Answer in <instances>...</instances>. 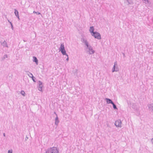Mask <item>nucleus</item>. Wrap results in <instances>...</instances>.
Wrapping results in <instances>:
<instances>
[{"label": "nucleus", "mask_w": 153, "mask_h": 153, "mask_svg": "<svg viewBox=\"0 0 153 153\" xmlns=\"http://www.w3.org/2000/svg\"><path fill=\"white\" fill-rule=\"evenodd\" d=\"M26 73H27V74L30 78H31L33 81L36 82L35 79L36 78L33 76V75L32 73L29 72V71H26Z\"/></svg>", "instance_id": "5"}, {"label": "nucleus", "mask_w": 153, "mask_h": 153, "mask_svg": "<svg viewBox=\"0 0 153 153\" xmlns=\"http://www.w3.org/2000/svg\"><path fill=\"white\" fill-rule=\"evenodd\" d=\"M152 110H153V109H152Z\"/></svg>", "instance_id": "29"}, {"label": "nucleus", "mask_w": 153, "mask_h": 153, "mask_svg": "<svg viewBox=\"0 0 153 153\" xmlns=\"http://www.w3.org/2000/svg\"><path fill=\"white\" fill-rule=\"evenodd\" d=\"M8 153H12V150H8Z\"/></svg>", "instance_id": "19"}, {"label": "nucleus", "mask_w": 153, "mask_h": 153, "mask_svg": "<svg viewBox=\"0 0 153 153\" xmlns=\"http://www.w3.org/2000/svg\"><path fill=\"white\" fill-rule=\"evenodd\" d=\"M1 45L4 47H8V46L7 42L5 41H4L2 43H1Z\"/></svg>", "instance_id": "12"}, {"label": "nucleus", "mask_w": 153, "mask_h": 153, "mask_svg": "<svg viewBox=\"0 0 153 153\" xmlns=\"http://www.w3.org/2000/svg\"><path fill=\"white\" fill-rule=\"evenodd\" d=\"M54 113L56 114V116H57V114H56V112H54Z\"/></svg>", "instance_id": "24"}, {"label": "nucleus", "mask_w": 153, "mask_h": 153, "mask_svg": "<svg viewBox=\"0 0 153 153\" xmlns=\"http://www.w3.org/2000/svg\"><path fill=\"white\" fill-rule=\"evenodd\" d=\"M112 104L113 105V108L114 109H115V103L114 102Z\"/></svg>", "instance_id": "20"}, {"label": "nucleus", "mask_w": 153, "mask_h": 153, "mask_svg": "<svg viewBox=\"0 0 153 153\" xmlns=\"http://www.w3.org/2000/svg\"><path fill=\"white\" fill-rule=\"evenodd\" d=\"M58 151L56 147H51L46 150L45 153H58Z\"/></svg>", "instance_id": "2"}, {"label": "nucleus", "mask_w": 153, "mask_h": 153, "mask_svg": "<svg viewBox=\"0 0 153 153\" xmlns=\"http://www.w3.org/2000/svg\"><path fill=\"white\" fill-rule=\"evenodd\" d=\"M15 15L19 18V16L18 11L16 10H15Z\"/></svg>", "instance_id": "14"}, {"label": "nucleus", "mask_w": 153, "mask_h": 153, "mask_svg": "<svg viewBox=\"0 0 153 153\" xmlns=\"http://www.w3.org/2000/svg\"><path fill=\"white\" fill-rule=\"evenodd\" d=\"M81 42L84 43V44L86 46L85 50H87V48H88L91 46L89 44V43L86 39H81Z\"/></svg>", "instance_id": "3"}, {"label": "nucleus", "mask_w": 153, "mask_h": 153, "mask_svg": "<svg viewBox=\"0 0 153 153\" xmlns=\"http://www.w3.org/2000/svg\"><path fill=\"white\" fill-rule=\"evenodd\" d=\"M59 122V118L57 117V116L55 118V125L56 126H57Z\"/></svg>", "instance_id": "10"}, {"label": "nucleus", "mask_w": 153, "mask_h": 153, "mask_svg": "<svg viewBox=\"0 0 153 153\" xmlns=\"http://www.w3.org/2000/svg\"><path fill=\"white\" fill-rule=\"evenodd\" d=\"M115 71V63L114 64V65L113 66V68H112V72H114Z\"/></svg>", "instance_id": "18"}, {"label": "nucleus", "mask_w": 153, "mask_h": 153, "mask_svg": "<svg viewBox=\"0 0 153 153\" xmlns=\"http://www.w3.org/2000/svg\"><path fill=\"white\" fill-rule=\"evenodd\" d=\"M123 55H124V56H125V54H124V53H123Z\"/></svg>", "instance_id": "28"}, {"label": "nucleus", "mask_w": 153, "mask_h": 153, "mask_svg": "<svg viewBox=\"0 0 153 153\" xmlns=\"http://www.w3.org/2000/svg\"><path fill=\"white\" fill-rule=\"evenodd\" d=\"M28 139V137H26V139Z\"/></svg>", "instance_id": "25"}, {"label": "nucleus", "mask_w": 153, "mask_h": 153, "mask_svg": "<svg viewBox=\"0 0 153 153\" xmlns=\"http://www.w3.org/2000/svg\"><path fill=\"white\" fill-rule=\"evenodd\" d=\"M121 124L122 122L120 120L115 121V126L116 127L121 128L122 127Z\"/></svg>", "instance_id": "6"}, {"label": "nucleus", "mask_w": 153, "mask_h": 153, "mask_svg": "<svg viewBox=\"0 0 153 153\" xmlns=\"http://www.w3.org/2000/svg\"><path fill=\"white\" fill-rule=\"evenodd\" d=\"M116 62H115V71H119V69L117 66Z\"/></svg>", "instance_id": "16"}, {"label": "nucleus", "mask_w": 153, "mask_h": 153, "mask_svg": "<svg viewBox=\"0 0 153 153\" xmlns=\"http://www.w3.org/2000/svg\"><path fill=\"white\" fill-rule=\"evenodd\" d=\"M115 109H117V108L116 105H115Z\"/></svg>", "instance_id": "23"}, {"label": "nucleus", "mask_w": 153, "mask_h": 153, "mask_svg": "<svg viewBox=\"0 0 153 153\" xmlns=\"http://www.w3.org/2000/svg\"><path fill=\"white\" fill-rule=\"evenodd\" d=\"M42 82L40 81H39L38 84L39 86L38 87V89L40 91H42Z\"/></svg>", "instance_id": "8"}, {"label": "nucleus", "mask_w": 153, "mask_h": 153, "mask_svg": "<svg viewBox=\"0 0 153 153\" xmlns=\"http://www.w3.org/2000/svg\"><path fill=\"white\" fill-rule=\"evenodd\" d=\"M151 141L152 144H153V138L151 139Z\"/></svg>", "instance_id": "21"}, {"label": "nucleus", "mask_w": 153, "mask_h": 153, "mask_svg": "<svg viewBox=\"0 0 153 153\" xmlns=\"http://www.w3.org/2000/svg\"><path fill=\"white\" fill-rule=\"evenodd\" d=\"M21 93L22 95L23 96H25V91H21Z\"/></svg>", "instance_id": "17"}, {"label": "nucleus", "mask_w": 153, "mask_h": 153, "mask_svg": "<svg viewBox=\"0 0 153 153\" xmlns=\"http://www.w3.org/2000/svg\"><path fill=\"white\" fill-rule=\"evenodd\" d=\"M86 52L89 54H92L94 53L95 51L93 50L92 47L90 46L88 48H87V50H86Z\"/></svg>", "instance_id": "4"}, {"label": "nucleus", "mask_w": 153, "mask_h": 153, "mask_svg": "<svg viewBox=\"0 0 153 153\" xmlns=\"http://www.w3.org/2000/svg\"><path fill=\"white\" fill-rule=\"evenodd\" d=\"M3 136L5 137V133H4L3 134Z\"/></svg>", "instance_id": "22"}, {"label": "nucleus", "mask_w": 153, "mask_h": 153, "mask_svg": "<svg viewBox=\"0 0 153 153\" xmlns=\"http://www.w3.org/2000/svg\"><path fill=\"white\" fill-rule=\"evenodd\" d=\"M24 40V41H25H25H26V40Z\"/></svg>", "instance_id": "27"}, {"label": "nucleus", "mask_w": 153, "mask_h": 153, "mask_svg": "<svg viewBox=\"0 0 153 153\" xmlns=\"http://www.w3.org/2000/svg\"><path fill=\"white\" fill-rule=\"evenodd\" d=\"M105 100H106L107 103L108 104H112L114 103V102L112 101V100L106 98Z\"/></svg>", "instance_id": "9"}, {"label": "nucleus", "mask_w": 153, "mask_h": 153, "mask_svg": "<svg viewBox=\"0 0 153 153\" xmlns=\"http://www.w3.org/2000/svg\"><path fill=\"white\" fill-rule=\"evenodd\" d=\"M92 35L94 36L95 38H100L101 36L100 34L97 32H95L93 33Z\"/></svg>", "instance_id": "7"}, {"label": "nucleus", "mask_w": 153, "mask_h": 153, "mask_svg": "<svg viewBox=\"0 0 153 153\" xmlns=\"http://www.w3.org/2000/svg\"><path fill=\"white\" fill-rule=\"evenodd\" d=\"M8 58V55L7 54H6L4 55L3 57L2 58L3 60H4L5 58Z\"/></svg>", "instance_id": "15"}, {"label": "nucleus", "mask_w": 153, "mask_h": 153, "mask_svg": "<svg viewBox=\"0 0 153 153\" xmlns=\"http://www.w3.org/2000/svg\"><path fill=\"white\" fill-rule=\"evenodd\" d=\"M33 61L35 62L37 65H38V60L36 57L35 56H33Z\"/></svg>", "instance_id": "11"}, {"label": "nucleus", "mask_w": 153, "mask_h": 153, "mask_svg": "<svg viewBox=\"0 0 153 153\" xmlns=\"http://www.w3.org/2000/svg\"><path fill=\"white\" fill-rule=\"evenodd\" d=\"M28 139V137H26V139Z\"/></svg>", "instance_id": "26"}, {"label": "nucleus", "mask_w": 153, "mask_h": 153, "mask_svg": "<svg viewBox=\"0 0 153 153\" xmlns=\"http://www.w3.org/2000/svg\"><path fill=\"white\" fill-rule=\"evenodd\" d=\"M59 49V51L61 52L63 55H65L67 56V58L66 60L67 61H68L69 60L68 56V55L66 53L63 43L61 44Z\"/></svg>", "instance_id": "1"}, {"label": "nucleus", "mask_w": 153, "mask_h": 153, "mask_svg": "<svg viewBox=\"0 0 153 153\" xmlns=\"http://www.w3.org/2000/svg\"><path fill=\"white\" fill-rule=\"evenodd\" d=\"M94 29L93 27H90V31L91 33H92L93 34V33H94Z\"/></svg>", "instance_id": "13"}]
</instances>
